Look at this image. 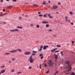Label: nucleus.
<instances>
[{"label": "nucleus", "mask_w": 75, "mask_h": 75, "mask_svg": "<svg viewBox=\"0 0 75 75\" xmlns=\"http://www.w3.org/2000/svg\"><path fill=\"white\" fill-rule=\"evenodd\" d=\"M5 71H6L5 70H3L1 71V74H3V73H4L5 72Z\"/></svg>", "instance_id": "obj_12"}, {"label": "nucleus", "mask_w": 75, "mask_h": 75, "mask_svg": "<svg viewBox=\"0 0 75 75\" xmlns=\"http://www.w3.org/2000/svg\"><path fill=\"white\" fill-rule=\"evenodd\" d=\"M4 66H2V67H1L2 68H4Z\"/></svg>", "instance_id": "obj_59"}, {"label": "nucleus", "mask_w": 75, "mask_h": 75, "mask_svg": "<svg viewBox=\"0 0 75 75\" xmlns=\"http://www.w3.org/2000/svg\"><path fill=\"white\" fill-rule=\"evenodd\" d=\"M13 2H15V1H16V0H13Z\"/></svg>", "instance_id": "obj_51"}, {"label": "nucleus", "mask_w": 75, "mask_h": 75, "mask_svg": "<svg viewBox=\"0 0 75 75\" xmlns=\"http://www.w3.org/2000/svg\"><path fill=\"white\" fill-rule=\"evenodd\" d=\"M71 25H74V23H71Z\"/></svg>", "instance_id": "obj_43"}, {"label": "nucleus", "mask_w": 75, "mask_h": 75, "mask_svg": "<svg viewBox=\"0 0 75 75\" xmlns=\"http://www.w3.org/2000/svg\"><path fill=\"white\" fill-rule=\"evenodd\" d=\"M15 59H16L15 58H12L11 59V61H14L15 60Z\"/></svg>", "instance_id": "obj_21"}, {"label": "nucleus", "mask_w": 75, "mask_h": 75, "mask_svg": "<svg viewBox=\"0 0 75 75\" xmlns=\"http://www.w3.org/2000/svg\"><path fill=\"white\" fill-rule=\"evenodd\" d=\"M58 8L57 6H53L51 7V9H56Z\"/></svg>", "instance_id": "obj_4"}, {"label": "nucleus", "mask_w": 75, "mask_h": 75, "mask_svg": "<svg viewBox=\"0 0 75 75\" xmlns=\"http://www.w3.org/2000/svg\"><path fill=\"white\" fill-rule=\"evenodd\" d=\"M71 75H75V74L74 72H72V73H71Z\"/></svg>", "instance_id": "obj_26"}, {"label": "nucleus", "mask_w": 75, "mask_h": 75, "mask_svg": "<svg viewBox=\"0 0 75 75\" xmlns=\"http://www.w3.org/2000/svg\"><path fill=\"white\" fill-rule=\"evenodd\" d=\"M18 74H21V72H19L18 73H17Z\"/></svg>", "instance_id": "obj_48"}, {"label": "nucleus", "mask_w": 75, "mask_h": 75, "mask_svg": "<svg viewBox=\"0 0 75 75\" xmlns=\"http://www.w3.org/2000/svg\"><path fill=\"white\" fill-rule=\"evenodd\" d=\"M39 17H42L43 15H38Z\"/></svg>", "instance_id": "obj_28"}, {"label": "nucleus", "mask_w": 75, "mask_h": 75, "mask_svg": "<svg viewBox=\"0 0 75 75\" xmlns=\"http://www.w3.org/2000/svg\"><path fill=\"white\" fill-rule=\"evenodd\" d=\"M42 48H43V46L42 45H41L40 47V49H39L38 50V52H40V51H41V50H42Z\"/></svg>", "instance_id": "obj_7"}, {"label": "nucleus", "mask_w": 75, "mask_h": 75, "mask_svg": "<svg viewBox=\"0 0 75 75\" xmlns=\"http://www.w3.org/2000/svg\"><path fill=\"white\" fill-rule=\"evenodd\" d=\"M45 67H47V65L46 64H45Z\"/></svg>", "instance_id": "obj_57"}, {"label": "nucleus", "mask_w": 75, "mask_h": 75, "mask_svg": "<svg viewBox=\"0 0 75 75\" xmlns=\"http://www.w3.org/2000/svg\"><path fill=\"white\" fill-rule=\"evenodd\" d=\"M31 54V52H26L24 53V54L25 55H30Z\"/></svg>", "instance_id": "obj_3"}, {"label": "nucleus", "mask_w": 75, "mask_h": 75, "mask_svg": "<svg viewBox=\"0 0 75 75\" xmlns=\"http://www.w3.org/2000/svg\"><path fill=\"white\" fill-rule=\"evenodd\" d=\"M63 52V51H62V52H61L60 53H61V54H62V52Z\"/></svg>", "instance_id": "obj_56"}, {"label": "nucleus", "mask_w": 75, "mask_h": 75, "mask_svg": "<svg viewBox=\"0 0 75 75\" xmlns=\"http://www.w3.org/2000/svg\"><path fill=\"white\" fill-rule=\"evenodd\" d=\"M56 47H58L59 48L60 47H61V45H57Z\"/></svg>", "instance_id": "obj_19"}, {"label": "nucleus", "mask_w": 75, "mask_h": 75, "mask_svg": "<svg viewBox=\"0 0 75 75\" xmlns=\"http://www.w3.org/2000/svg\"><path fill=\"white\" fill-rule=\"evenodd\" d=\"M9 54H10V53H5V55H9Z\"/></svg>", "instance_id": "obj_24"}, {"label": "nucleus", "mask_w": 75, "mask_h": 75, "mask_svg": "<svg viewBox=\"0 0 75 75\" xmlns=\"http://www.w3.org/2000/svg\"><path fill=\"white\" fill-rule=\"evenodd\" d=\"M36 27L37 28H40V26H39V25H36Z\"/></svg>", "instance_id": "obj_25"}, {"label": "nucleus", "mask_w": 75, "mask_h": 75, "mask_svg": "<svg viewBox=\"0 0 75 75\" xmlns=\"http://www.w3.org/2000/svg\"><path fill=\"white\" fill-rule=\"evenodd\" d=\"M49 18H53L52 16H50Z\"/></svg>", "instance_id": "obj_40"}, {"label": "nucleus", "mask_w": 75, "mask_h": 75, "mask_svg": "<svg viewBox=\"0 0 75 75\" xmlns=\"http://www.w3.org/2000/svg\"><path fill=\"white\" fill-rule=\"evenodd\" d=\"M46 73L47 74L48 73H49V71H47V72H46Z\"/></svg>", "instance_id": "obj_52"}, {"label": "nucleus", "mask_w": 75, "mask_h": 75, "mask_svg": "<svg viewBox=\"0 0 75 75\" xmlns=\"http://www.w3.org/2000/svg\"><path fill=\"white\" fill-rule=\"evenodd\" d=\"M56 13H57V14H59V12H56Z\"/></svg>", "instance_id": "obj_61"}, {"label": "nucleus", "mask_w": 75, "mask_h": 75, "mask_svg": "<svg viewBox=\"0 0 75 75\" xmlns=\"http://www.w3.org/2000/svg\"><path fill=\"white\" fill-rule=\"evenodd\" d=\"M52 36H53L54 37H57V35H53Z\"/></svg>", "instance_id": "obj_34"}, {"label": "nucleus", "mask_w": 75, "mask_h": 75, "mask_svg": "<svg viewBox=\"0 0 75 75\" xmlns=\"http://www.w3.org/2000/svg\"><path fill=\"white\" fill-rule=\"evenodd\" d=\"M32 52L34 54H36V53H37V51H33Z\"/></svg>", "instance_id": "obj_15"}, {"label": "nucleus", "mask_w": 75, "mask_h": 75, "mask_svg": "<svg viewBox=\"0 0 75 75\" xmlns=\"http://www.w3.org/2000/svg\"><path fill=\"white\" fill-rule=\"evenodd\" d=\"M8 62H9V63H11V61H8Z\"/></svg>", "instance_id": "obj_46"}, {"label": "nucleus", "mask_w": 75, "mask_h": 75, "mask_svg": "<svg viewBox=\"0 0 75 75\" xmlns=\"http://www.w3.org/2000/svg\"><path fill=\"white\" fill-rule=\"evenodd\" d=\"M58 4H61V3H60V2H59V3H58Z\"/></svg>", "instance_id": "obj_54"}, {"label": "nucleus", "mask_w": 75, "mask_h": 75, "mask_svg": "<svg viewBox=\"0 0 75 75\" xmlns=\"http://www.w3.org/2000/svg\"><path fill=\"white\" fill-rule=\"evenodd\" d=\"M54 49V50H57V48H56L55 49Z\"/></svg>", "instance_id": "obj_63"}, {"label": "nucleus", "mask_w": 75, "mask_h": 75, "mask_svg": "<svg viewBox=\"0 0 75 75\" xmlns=\"http://www.w3.org/2000/svg\"><path fill=\"white\" fill-rule=\"evenodd\" d=\"M17 51H19V52H22V51L20 49H17Z\"/></svg>", "instance_id": "obj_14"}, {"label": "nucleus", "mask_w": 75, "mask_h": 75, "mask_svg": "<svg viewBox=\"0 0 75 75\" xmlns=\"http://www.w3.org/2000/svg\"><path fill=\"white\" fill-rule=\"evenodd\" d=\"M55 52H59V51H55Z\"/></svg>", "instance_id": "obj_36"}, {"label": "nucleus", "mask_w": 75, "mask_h": 75, "mask_svg": "<svg viewBox=\"0 0 75 75\" xmlns=\"http://www.w3.org/2000/svg\"><path fill=\"white\" fill-rule=\"evenodd\" d=\"M49 62H50L49 63V64L50 66V67H52V63H51V62H52V61L50 60Z\"/></svg>", "instance_id": "obj_8"}, {"label": "nucleus", "mask_w": 75, "mask_h": 75, "mask_svg": "<svg viewBox=\"0 0 75 75\" xmlns=\"http://www.w3.org/2000/svg\"><path fill=\"white\" fill-rule=\"evenodd\" d=\"M42 24H48V21H43L42 22Z\"/></svg>", "instance_id": "obj_9"}, {"label": "nucleus", "mask_w": 75, "mask_h": 75, "mask_svg": "<svg viewBox=\"0 0 75 75\" xmlns=\"http://www.w3.org/2000/svg\"><path fill=\"white\" fill-rule=\"evenodd\" d=\"M43 17H46V15H43Z\"/></svg>", "instance_id": "obj_45"}, {"label": "nucleus", "mask_w": 75, "mask_h": 75, "mask_svg": "<svg viewBox=\"0 0 75 75\" xmlns=\"http://www.w3.org/2000/svg\"><path fill=\"white\" fill-rule=\"evenodd\" d=\"M71 42H72V45H73L74 44V41H72Z\"/></svg>", "instance_id": "obj_32"}, {"label": "nucleus", "mask_w": 75, "mask_h": 75, "mask_svg": "<svg viewBox=\"0 0 75 75\" xmlns=\"http://www.w3.org/2000/svg\"><path fill=\"white\" fill-rule=\"evenodd\" d=\"M33 7H38V6L36 4H34L33 5Z\"/></svg>", "instance_id": "obj_13"}, {"label": "nucleus", "mask_w": 75, "mask_h": 75, "mask_svg": "<svg viewBox=\"0 0 75 75\" xmlns=\"http://www.w3.org/2000/svg\"><path fill=\"white\" fill-rule=\"evenodd\" d=\"M65 19H67V18H68V17H67V16H66V17H65Z\"/></svg>", "instance_id": "obj_42"}, {"label": "nucleus", "mask_w": 75, "mask_h": 75, "mask_svg": "<svg viewBox=\"0 0 75 75\" xmlns=\"http://www.w3.org/2000/svg\"><path fill=\"white\" fill-rule=\"evenodd\" d=\"M68 21L69 22V23H70V20H69Z\"/></svg>", "instance_id": "obj_62"}, {"label": "nucleus", "mask_w": 75, "mask_h": 75, "mask_svg": "<svg viewBox=\"0 0 75 75\" xmlns=\"http://www.w3.org/2000/svg\"><path fill=\"white\" fill-rule=\"evenodd\" d=\"M17 52V50L10 51V52H11V53H14L15 52Z\"/></svg>", "instance_id": "obj_5"}, {"label": "nucleus", "mask_w": 75, "mask_h": 75, "mask_svg": "<svg viewBox=\"0 0 75 75\" xmlns=\"http://www.w3.org/2000/svg\"><path fill=\"white\" fill-rule=\"evenodd\" d=\"M3 16H4V15H3V14L0 15V16H2V17Z\"/></svg>", "instance_id": "obj_44"}, {"label": "nucleus", "mask_w": 75, "mask_h": 75, "mask_svg": "<svg viewBox=\"0 0 75 75\" xmlns=\"http://www.w3.org/2000/svg\"><path fill=\"white\" fill-rule=\"evenodd\" d=\"M49 31H52V30H49Z\"/></svg>", "instance_id": "obj_55"}, {"label": "nucleus", "mask_w": 75, "mask_h": 75, "mask_svg": "<svg viewBox=\"0 0 75 75\" xmlns=\"http://www.w3.org/2000/svg\"><path fill=\"white\" fill-rule=\"evenodd\" d=\"M7 14V13H4L3 14L4 15H5V14Z\"/></svg>", "instance_id": "obj_53"}, {"label": "nucleus", "mask_w": 75, "mask_h": 75, "mask_svg": "<svg viewBox=\"0 0 75 75\" xmlns=\"http://www.w3.org/2000/svg\"><path fill=\"white\" fill-rule=\"evenodd\" d=\"M42 54H39V56L40 57H41V56H42Z\"/></svg>", "instance_id": "obj_38"}, {"label": "nucleus", "mask_w": 75, "mask_h": 75, "mask_svg": "<svg viewBox=\"0 0 75 75\" xmlns=\"http://www.w3.org/2000/svg\"><path fill=\"white\" fill-rule=\"evenodd\" d=\"M14 69H12L11 71V72H14Z\"/></svg>", "instance_id": "obj_33"}, {"label": "nucleus", "mask_w": 75, "mask_h": 75, "mask_svg": "<svg viewBox=\"0 0 75 75\" xmlns=\"http://www.w3.org/2000/svg\"><path fill=\"white\" fill-rule=\"evenodd\" d=\"M36 55V53H32V55L33 56H35V55Z\"/></svg>", "instance_id": "obj_18"}, {"label": "nucleus", "mask_w": 75, "mask_h": 75, "mask_svg": "<svg viewBox=\"0 0 75 75\" xmlns=\"http://www.w3.org/2000/svg\"><path fill=\"white\" fill-rule=\"evenodd\" d=\"M30 26H31V27H33V26H34V25L33 24H30Z\"/></svg>", "instance_id": "obj_30"}, {"label": "nucleus", "mask_w": 75, "mask_h": 75, "mask_svg": "<svg viewBox=\"0 0 75 75\" xmlns=\"http://www.w3.org/2000/svg\"><path fill=\"white\" fill-rule=\"evenodd\" d=\"M49 25L48 24H47L46 25V27H49Z\"/></svg>", "instance_id": "obj_20"}, {"label": "nucleus", "mask_w": 75, "mask_h": 75, "mask_svg": "<svg viewBox=\"0 0 75 75\" xmlns=\"http://www.w3.org/2000/svg\"><path fill=\"white\" fill-rule=\"evenodd\" d=\"M66 64H68V69H69V68H70V69H69V70H67V71H65L64 73L66 74H69V71H71V65H69V63L68 61L66 62Z\"/></svg>", "instance_id": "obj_1"}, {"label": "nucleus", "mask_w": 75, "mask_h": 75, "mask_svg": "<svg viewBox=\"0 0 75 75\" xmlns=\"http://www.w3.org/2000/svg\"><path fill=\"white\" fill-rule=\"evenodd\" d=\"M14 31L15 32H16H16H18V31H19L18 30V29H16L15 30H14Z\"/></svg>", "instance_id": "obj_17"}, {"label": "nucleus", "mask_w": 75, "mask_h": 75, "mask_svg": "<svg viewBox=\"0 0 75 75\" xmlns=\"http://www.w3.org/2000/svg\"><path fill=\"white\" fill-rule=\"evenodd\" d=\"M50 2H51L50 1H48V3H50Z\"/></svg>", "instance_id": "obj_64"}, {"label": "nucleus", "mask_w": 75, "mask_h": 75, "mask_svg": "<svg viewBox=\"0 0 75 75\" xmlns=\"http://www.w3.org/2000/svg\"><path fill=\"white\" fill-rule=\"evenodd\" d=\"M39 68H40V69H41L42 67H41V64H40L39 66Z\"/></svg>", "instance_id": "obj_29"}, {"label": "nucleus", "mask_w": 75, "mask_h": 75, "mask_svg": "<svg viewBox=\"0 0 75 75\" xmlns=\"http://www.w3.org/2000/svg\"><path fill=\"white\" fill-rule=\"evenodd\" d=\"M48 47V46L47 45V46H43V50H45V49H46V48H47Z\"/></svg>", "instance_id": "obj_10"}, {"label": "nucleus", "mask_w": 75, "mask_h": 75, "mask_svg": "<svg viewBox=\"0 0 75 75\" xmlns=\"http://www.w3.org/2000/svg\"><path fill=\"white\" fill-rule=\"evenodd\" d=\"M54 58H55V61H57V59H58V55L57 54H54Z\"/></svg>", "instance_id": "obj_6"}, {"label": "nucleus", "mask_w": 75, "mask_h": 75, "mask_svg": "<svg viewBox=\"0 0 75 75\" xmlns=\"http://www.w3.org/2000/svg\"><path fill=\"white\" fill-rule=\"evenodd\" d=\"M69 13L70 14H73V13H72V12H69Z\"/></svg>", "instance_id": "obj_31"}, {"label": "nucleus", "mask_w": 75, "mask_h": 75, "mask_svg": "<svg viewBox=\"0 0 75 75\" xmlns=\"http://www.w3.org/2000/svg\"><path fill=\"white\" fill-rule=\"evenodd\" d=\"M43 57H43V56L41 57H40V59H42V58H43Z\"/></svg>", "instance_id": "obj_41"}, {"label": "nucleus", "mask_w": 75, "mask_h": 75, "mask_svg": "<svg viewBox=\"0 0 75 75\" xmlns=\"http://www.w3.org/2000/svg\"><path fill=\"white\" fill-rule=\"evenodd\" d=\"M3 11L4 12L6 11V9H3Z\"/></svg>", "instance_id": "obj_39"}, {"label": "nucleus", "mask_w": 75, "mask_h": 75, "mask_svg": "<svg viewBox=\"0 0 75 75\" xmlns=\"http://www.w3.org/2000/svg\"><path fill=\"white\" fill-rule=\"evenodd\" d=\"M65 21H66L67 22L68 21V19H65Z\"/></svg>", "instance_id": "obj_47"}, {"label": "nucleus", "mask_w": 75, "mask_h": 75, "mask_svg": "<svg viewBox=\"0 0 75 75\" xmlns=\"http://www.w3.org/2000/svg\"><path fill=\"white\" fill-rule=\"evenodd\" d=\"M1 1L2 3H3V0H1Z\"/></svg>", "instance_id": "obj_50"}, {"label": "nucleus", "mask_w": 75, "mask_h": 75, "mask_svg": "<svg viewBox=\"0 0 75 75\" xmlns=\"http://www.w3.org/2000/svg\"><path fill=\"white\" fill-rule=\"evenodd\" d=\"M29 69H31V67H29Z\"/></svg>", "instance_id": "obj_60"}, {"label": "nucleus", "mask_w": 75, "mask_h": 75, "mask_svg": "<svg viewBox=\"0 0 75 75\" xmlns=\"http://www.w3.org/2000/svg\"><path fill=\"white\" fill-rule=\"evenodd\" d=\"M19 20H21V17H19Z\"/></svg>", "instance_id": "obj_49"}, {"label": "nucleus", "mask_w": 75, "mask_h": 75, "mask_svg": "<svg viewBox=\"0 0 75 75\" xmlns=\"http://www.w3.org/2000/svg\"><path fill=\"white\" fill-rule=\"evenodd\" d=\"M32 57H33V55H32L30 57L29 59H28L29 61H30V63H33V61H35L34 59L32 58Z\"/></svg>", "instance_id": "obj_2"}, {"label": "nucleus", "mask_w": 75, "mask_h": 75, "mask_svg": "<svg viewBox=\"0 0 75 75\" xmlns=\"http://www.w3.org/2000/svg\"><path fill=\"white\" fill-rule=\"evenodd\" d=\"M55 50L54 49H53V50H51V52H54L55 51Z\"/></svg>", "instance_id": "obj_27"}, {"label": "nucleus", "mask_w": 75, "mask_h": 75, "mask_svg": "<svg viewBox=\"0 0 75 75\" xmlns=\"http://www.w3.org/2000/svg\"><path fill=\"white\" fill-rule=\"evenodd\" d=\"M50 15H51V14L50 13H49L48 14V17H50Z\"/></svg>", "instance_id": "obj_35"}, {"label": "nucleus", "mask_w": 75, "mask_h": 75, "mask_svg": "<svg viewBox=\"0 0 75 75\" xmlns=\"http://www.w3.org/2000/svg\"><path fill=\"white\" fill-rule=\"evenodd\" d=\"M10 31H11V32H15V30H10Z\"/></svg>", "instance_id": "obj_23"}, {"label": "nucleus", "mask_w": 75, "mask_h": 75, "mask_svg": "<svg viewBox=\"0 0 75 75\" xmlns=\"http://www.w3.org/2000/svg\"><path fill=\"white\" fill-rule=\"evenodd\" d=\"M56 74H58V71H57L56 72Z\"/></svg>", "instance_id": "obj_58"}, {"label": "nucleus", "mask_w": 75, "mask_h": 75, "mask_svg": "<svg viewBox=\"0 0 75 75\" xmlns=\"http://www.w3.org/2000/svg\"><path fill=\"white\" fill-rule=\"evenodd\" d=\"M38 14H41V12H39L38 13Z\"/></svg>", "instance_id": "obj_37"}, {"label": "nucleus", "mask_w": 75, "mask_h": 75, "mask_svg": "<svg viewBox=\"0 0 75 75\" xmlns=\"http://www.w3.org/2000/svg\"><path fill=\"white\" fill-rule=\"evenodd\" d=\"M17 28H19L20 29H22L23 28V27H19V26H18L17 27Z\"/></svg>", "instance_id": "obj_16"}, {"label": "nucleus", "mask_w": 75, "mask_h": 75, "mask_svg": "<svg viewBox=\"0 0 75 75\" xmlns=\"http://www.w3.org/2000/svg\"><path fill=\"white\" fill-rule=\"evenodd\" d=\"M12 7H13V6H9L8 7V8H11Z\"/></svg>", "instance_id": "obj_22"}, {"label": "nucleus", "mask_w": 75, "mask_h": 75, "mask_svg": "<svg viewBox=\"0 0 75 75\" xmlns=\"http://www.w3.org/2000/svg\"><path fill=\"white\" fill-rule=\"evenodd\" d=\"M42 4H43V5H46V4H47L46 1H43L42 3Z\"/></svg>", "instance_id": "obj_11"}]
</instances>
